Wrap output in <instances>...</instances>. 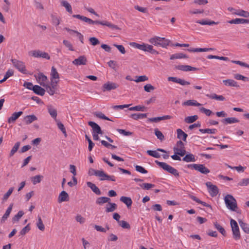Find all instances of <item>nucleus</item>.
Listing matches in <instances>:
<instances>
[{
	"label": "nucleus",
	"instance_id": "50",
	"mask_svg": "<svg viewBox=\"0 0 249 249\" xmlns=\"http://www.w3.org/2000/svg\"><path fill=\"white\" fill-rule=\"evenodd\" d=\"M154 132L157 138L159 139L160 141H162L163 140H164L165 137L163 134L158 128H155L154 129Z\"/></svg>",
	"mask_w": 249,
	"mask_h": 249
},
{
	"label": "nucleus",
	"instance_id": "62",
	"mask_svg": "<svg viewBox=\"0 0 249 249\" xmlns=\"http://www.w3.org/2000/svg\"><path fill=\"white\" fill-rule=\"evenodd\" d=\"M135 169L137 172L142 174H146L148 172L145 168L140 165H136Z\"/></svg>",
	"mask_w": 249,
	"mask_h": 249
},
{
	"label": "nucleus",
	"instance_id": "7",
	"mask_svg": "<svg viewBox=\"0 0 249 249\" xmlns=\"http://www.w3.org/2000/svg\"><path fill=\"white\" fill-rule=\"evenodd\" d=\"M11 61L14 67L18 69L20 72L24 74L27 73L25 65L23 62L16 59H12Z\"/></svg>",
	"mask_w": 249,
	"mask_h": 249
},
{
	"label": "nucleus",
	"instance_id": "60",
	"mask_svg": "<svg viewBox=\"0 0 249 249\" xmlns=\"http://www.w3.org/2000/svg\"><path fill=\"white\" fill-rule=\"evenodd\" d=\"M24 213L22 211H19L18 213L15 215L12 218L13 222L18 221L19 219L23 216Z\"/></svg>",
	"mask_w": 249,
	"mask_h": 249
},
{
	"label": "nucleus",
	"instance_id": "30",
	"mask_svg": "<svg viewBox=\"0 0 249 249\" xmlns=\"http://www.w3.org/2000/svg\"><path fill=\"white\" fill-rule=\"evenodd\" d=\"M110 201V198L106 196H101L97 198L96 203L101 205L106 203H109Z\"/></svg>",
	"mask_w": 249,
	"mask_h": 249
},
{
	"label": "nucleus",
	"instance_id": "58",
	"mask_svg": "<svg viewBox=\"0 0 249 249\" xmlns=\"http://www.w3.org/2000/svg\"><path fill=\"white\" fill-rule=\"evenodd\" d=\"M94 115L100 119H102L106 120H109L111 121L110 119H109L108 117L106 116L102 112H95L94 113Z\"/></svg>",
	"mask_w": 249,
	"mask_h": 249
},
{
	"label": "nucleus",
	"instance_id": "64",
	"mask_svg": "<svg viewBox=\"0 0 249 249\" xmlns=\"http://www.w3.org/2000/svg\"><path fill=\"white\" fill-rule=\"evenodd\" d=\"M119 225L124 229H129L130 228V225L125 221H121L119 222Z\"/></svg>",
	"mask_w": 249,
	"mask_h": 249
},
{
	"label": "nucleus",
	"instance_id": "44",
	"mask_svg": "<svg viewBox=\"0 0 249 249\" xmlns=\"http://www.w3.org/2000/svg\"><path fill=\"white\" fill-rule=\"evenodd\" d=\"M196 23H199L201 25H212L213 24H217L218 22H214L213 21H207L206 20H198L196 21Z\"/></svg>",
	"mask_w": 249,
	"mask_h": 249
},
{
	"label": "nucleus",
	"instance_id": "20",
	"mask_svg": "<svg viewBox=\"0 0 249 249\" xmlns=\"http://www.w3.org/2000/svg\"><path fill=\"white\" fill-rule=\"evenodd\" d=\"M87 186L97 195H101V192L100 189L94 183L88 181L87 182Z\"/></svg>",
	"mask_w": 249,
	"mask_h": 249
},
{
	"label": "nucleus",
	"instance_id": "54",
	"mask_svg": "<svg viewBox=\"0 0 249 249\" xmlns=\"http://www.w3.org/2000/svg\"><path fill=\"white\" fill-rule=\"evenodd\" d=\"M140 186L144 190H148L152 188L155 187V185L151 183H143L142 184H140Z\"/></svg>",
	"mask_w": 249,
	"mask_h": 249
},
{
	"label": "nucleus",
	"instance_id": "26",
	"mask_svg": "<svg viewBox=\"0 0 249 249\" xmlns=\"http://www.w3.org/2000/svg\"><path fill=\"white\" fill-rule=\"evenodd\" d=\"M33 91L37 95L43 96L45 94V90L38 85H35L33 88Z\"/></svg>",
	"mask_w": 249,
	"mask_h": 249
},
{
	"label": "nucleus",
	"instance_id": "47",
	"mask_svg": "<svg viewBox=\"0 0 249 249\" xmlns=\"http://www.w3.org/2000/svg\"><path fill=\"white\" fill-rule=\"evenodd\" d=\"M128 110L131 111H146V107L144 106H136L129 107Z\"/></svg>",
	"mask_w": 249,
	"mask_h": 249
},
{
	"label": "nucleus",
	"instance_id": "46",
	"mask_svg": "<svg viewBox=\"0 0 249 249\" xmlns=\"http://www.w3.org/2000/svg\"><path fill=\"white\" fill-rule=\"evenodd\" d=\"M55 122L57 123V125L58 128L64 134V135L65 136V137H66L67 135V133H66L65 127L64 125H63V124L61 122H60L58 120H56Z\"/></svg>",
	"mask_w": 249,
	"mask_h": 249
},
{
	"label": "nucleus",
	"instance_id": "28",
	"mask_svg": "<svg viewBox=\"0 0 249 249\" xmlns=\"http://www.w3.org/2000/svg\"><path fill=\"white\" fill-rule=\"evenodd\" d=\"M206 96L211 99H214L216 100L221 101H224L225 100V97L222 95H218L215 93H213L210 94H207L206 95Z\"/></svg>",
	"mask_w": 249,
	"mask_h": 249
},
{
	"label": "nucleus",
	"instance_id": "17",
	"mask_svg": "<svg viewBox=\"0 0 249 249\" xmlns=\"http://www.w3.org/2000/svg\"><path fill=\"white\" fill-rule=\"evenodd\" d=\"M172 118L171 116L170 115H165L161 117H157L154 118H148L147 121L149 122H154L157 123L162 120L170 119Z\"/></svg>",
	"mask_w": 249,
	"mask_h": 249
},
{
	"label": "nucleus",
	"instance_id": "25",
	"mask_svg": "<svg viewBox=\"0 0 249 249\" xmlns=\"http://www.w3.org/2000/svg\"><path fill=\"white\" fill-rule=\"evenodd\" d=\"M196 170L204 174H207L210 172V170L206 168L203 164H197Z\"/></svg>",
	"mask_w": 249,
	"mask_h": 249
},
{
	"label": "nucleus",
	"instance_id": "6",
	"mask_svg": "<svg viewBox=\"0 0 249 249\" xmlns=\"http://www.w3.org/2000/svg\"><path fill=\"white\" fill-rule=\"evenodd\" d=\"M230 224L233 238L236 240H239L241 238V235L237 223L235 220L231 219Z\"/></svg>",
	"mask_w": 249,
	"mask_h": 249
},
{
	"label": "nucleus",
	"instance_id": "21",
	"mask_svg": "<svg viewBox=\"0 0 249 249\" xmlns=\"http://www.w3.org/2000/svg\"><path fill=\"white\" fill-rule=\"evenodd\" d=\"M227 22L230 24H244L249 23V19L244 18H235L228 21Z\"/></svg>",
	"mask_w": 249,
	"mask_h": 249
},
{
	"label": "nucleus",
	"instance_id": "5",
	"mask_svg": "<svg viewBox=\"0 0 249 249\" xmlns=\"http://www.w3.org/2000/svg\"><path fill=\"white\" fill-rule=\"evenodd\" d=\"M155 163L164 170L173 175L176 177H179V174L178 171L176 169L168 165L167 163L163 162H160L158 160H155Z\"/></svg>",
	"mask_w": 249,
	"mask_h": 249
},
{
	"label": "nucleus",
	"instance_id": "8",
	"mask_svg": "<svg viewBox=\"0 0 249 249\" xmlns=\"http://www.w3.org/2000/svg\"><path fill=\"white\" fill-rule=\"evenodd\" d=\"M29 54L34 57H42L47 60L50 59V56L47 53L40 50H34L29 52Z\"/></svg>",
	"mask_w": 249,
	"mask_h": 249
},
{
	"label": "nucleus",
	"instance_id": "53",
	"mask_svg": "<svg viewBox=\"0 0 249 249\" xmlns=\"http://www.w3.org/2000/svg\"><path fill=\"white\" fill-rule=\"evenodd\" d=\"M199 131L202 133L215 134L217 132V130L215 128L210 129H199Z\"/></svg>",
	"mask_w": 249,
	"mask_h": 249
},
{
	"label": "nucleus",
	"instance_id": "16",
	"mask_svg": "<svg viewBox=\"0 0 249 249\" xmlns=\"http://www.w3.org/2000/svg\"><path fill=\"white\" fill-rule=\"evenodd\" d=\"M158 151H160L163 153H167V152L161 148H158L157 150H148L147 151L146 153L150 156L156 158H159L160 157V154L158 152Z\"/></svg>",
	"mask_w": 249,
	"mask_h": 249
},
{
	"label": "nucleus",
	"instance_id": "57",
	"mask_svg": "<svg viewBox=\"0 0 249 249\" xmlns=\"http://www.w3.org/2000/svg\"><path fill=\"white\" fill-rule=\"evenodd\" d=\"M94 115L100 119H102L106 120H109L111 121L110 119H109L108 117L106 116L102 112H95L94 113Z\"/></svg>",
	"mask_w": 249,
	"mask_h": 249
},
{
	"label": "nucleus",
	"instance_id": "9",
	"mask_svg": "<svg viewBox=\"0 0 249 249\" xmlns=\"http://www.w3.org/2000/svg\"><path fill=\"white\" fill-rule=\"evenodd\" d=\"M206 185L211 196H215L219 192V190L216 185H213L211 182H207Z\"/></svg>",
	"mask_w": 249,
	"mask_h": 249
},
{
	"label": "nucleus",
	"instance_id": "48",
	"mask_svg": "<svg viewBox=\"0 0 249 249\" xmlns=\"http://www.w3.org/2000/svg\"><path fill=\"white\" fill-rule=\"evenodd\" d=\"M215 228L224 236L226 235V232L225 229L217 222L214 223Z\"/></svg>",
	"mask_w": 249,
	"mask_h": 249
},
{
	"label": "nucleus",
	"instance_id": "33",
	"mask_svg": "<svg viewBox=\"0 0 249 249\" xmlns=\"http://www.w3.org/2000/svg\"><path fill=\"white\" fill-rule=\"evenodd\" d=\"M177 138L179 139H182L183 141H186V138L188 135L181 129H178L177 130Z\"/></svg>",
	"mask_w": 249,
	"mask_h": 249
},
{
	"label": "nucleus",
	"instance_id": "22",
	"mask_svg": "<svg viewBox=\"0 0 249 249\" xmlns=\"http://www.w3.org/2000/svg\"><path fill=\"white\" fill-rule=\"evenodd\" d=\"M47 110L51 116L54 119L55 121L57 120L56 118L57 115L56 109L53 107L52 106L49 105L47 107Z\"/></svg>",
	"mask_w": 249,
	"mask_h": 249
},
{
	"label": "nucleus",
	"instance_id": "49",
	"mask_svg": "<svg viewBox=\"0 0 249 249\" xmlns=\"http://www.w3.org/2000/svg\"><path fill=\"white\" fill-rule=\"evenodd\" d=\"M174 151L175 154L180 156H183L186 153V150L184 148L174 147Z\"/></svg>",
	"mask_w": 249,
	"mask_h": 249
},
{
	"label": "nucleus",
	"instance_id": "13",
	"mask_svg": "<svg viewBox=\"0 0 249 249\" xmlns=\"http://www.w3.org/2000/svg\"><path fill=\"white\" fill-rule=\"evenodd\" d=\"M100 180H111L115 181L116 180L115 177L114 176H109L106 174L103 171L100 170L98 175Z\"/></svg>",
	"mask_w": 249,
	"mask_h": 249
},
{
	"label": "nucleus",
	"instance_id": "52",
	"mask_svg": "<svg viewBox=\"0 0 249 249\" xmlns=\"http://www.w3.org/2000/svg\"><path fill=\"white\" fill-rule=\"evenodd\" d=\"M20 142H17L15 144L14 146H13V147L12 148V149H11V150L10 151V153L9 154V156L10 157L13 156L14 155V154L18 151V150L19 148V147L20 146Z\"/></svg>",
	"mask_w": 249,
	"mask_h": 249
},
{
	"label": "nucleus",
	"instance_id": "40",
	"mask_svg": "<svg viewBox=\"0 0 249 249\" xmlns=\"http://www.w3.org/2000/svg\"><path fill=\"white\" fill-rule=\"evenodd\" d=\"M233 14L245 18H249V12L243 10H237L236 12H233Z\"/></svg>",
	"mask_w": 249,
	"mask_h": 249
},
{
	"label": "nucleus",
	"instance_id": "19",
	"mask_svg": "<svg viewBox=\"0 0 249 249\" xmlns=\"http://www.w3.org/2000/svg\"><path fill=\"white\" fill-rule=\"evenodd\" d=\"M176 68L177 70L184 71H196L197 70V69L196 68L192 67L188 65H178L176 66Z\"/></svg>",
	"mask_w": 249,
	"mask_h": 249
},
{
	"label": "nucleus",
	"instance_id": "14",
	"mask_svg": "<svg viewBox=\"0 0 249 249\" xmlns=\"http://www.w3.org/2000/svg\"><path fill=\"white\" fill-rule=\"evenodd\" d=\"M88 124L92 127V133L103 134V131L100 126L94 122L89 121L88 122Z\"/></svg>",
	"mask_w": 249,
	"mask_h": 249
},
{
	"label": "nucleus",
	"instance_id": "35",
	"mask_svg": "<svg viewBox=\"0 0 249 249\" xmlns=\"http://www.w3.org/2000/svg\"><path fill=\"white\" fill-rule=\"evenodd\" d=\"M210 50H213V48H190L187 49L189 52H206Z\"/></svg>",
	"mask_w": 249,
	"mask_h": 249
},
{
	"label": "nucleus",
	"instance_id": "4",
	"mask_svg": "<svg viewBox=\"0 0 249 249\" xmlns=\"http://www.w3.org/2000/svg\"><path fill=\"white\" fill-rule=\"evenodd\" d=\"M155 163L164 170L173 175L176 177H179V174L178 171L176 169L168 165L167 163L163 162H160L158 160H155Z\"/></svg>",
	"mask_w": 249,
	"mask_h": 249
},
{
	"label": "nucleus",
	"instance_id": "59",
	"mask_svg": "<svg viewBox=\"0 0 249 249\" xmlns=\"http://www.w3.org/2000/svg\"><path fill=\"white\" fill-rule=\"evenodd\" d=\"M137 79L134 80L135 82L136 83H139L141 82H143L145 81H147L148 80V78L146 75H141L139 76H136Z\"/></svg>",
	"mask_w": 249,
	"mask_h": 249
},
{
	"label": "nucleus",
	"instance_id": "55",
	"mask_svg": "<svg viewBox=\"0 0 249 249\" xmlns=\"http://www.w3.org/2000/svg\"><path fill=\"white\" fill-rule=\"evenodd\" d=\"M234 78L236 79V80H242L244 81H249V78L247 77H245L240 74L236 73L234 74Z\"/></svg>",
	"mask_w": 249,
	"mask_h": 249
},
{
	"label": "nucleus",
	"instance_id": "3",
	"mask_svg": "<svg viewBox=\"0 0 249 249\" xmlns=\"http://www.w3.org/2000/svg\"><path fill=\"white\" fill-rule=\"evenodd\" d=\"M131 45L134 47L144 52H148L153 54H158L159 52L153 49V46L148 44L142 43L141 44L133 42Z\"/></svg>",
	"mask_w": 249,
	"mask_h": 249
},
{
	"label": "nucleus",
	"instance_id": "42",
	"mask_svg": "<svg viewBox=\"0 0 249 249\" xmlns=\"http://www.w3.org/2000/svg\"><path fill=\"white\" fill-rule=\"evenodd\" d=\"M188 57L185 54L182 53H178L173 54L171 55L170 59L173 60L175 59L187 58Z\"/></svg>",
	"mask_w": 249,
	"mask_h": 249
},
{
	"label": "nucleus",
	"instance_id": "11",
	"mask_svg": "<svg viewBox=\"0 0 249 249\" xmlns=\"http://www.w3.org/2000/svg\"><path fill=\"white\" fill-rule=\"evenodd\" d=\"M37 82L42 86L45 87L47 85L48 78L43 73L39 72L38 75H35Z\"/></svg>",
	"mask_w": 249,
	"mask_h": 249
},
{
	"label": "nucleus",
	"instance_id": "61",
	"mask_svg": "<svg viewBox=\"0 0 249 249\" xmlns=\"http://www.w3.org/2000/svg\"><path fill=\"white\" fill-rule=\"evenodd\" d=\"M249 184V178H243L238 183V186H246Z\"/></svg>",
	"mask_w": 249,
	"mask_h": 249
},
{
	"label": "nucleus",
	"instance_id": "38",
	"mask_svg": "<svg viewBox=\"0 0 249 249\" xmlns=\"http://www.w3.org/2000/svg\"><path fill=\"white\" fill-rule=\"evenodd\" d=\"M108 205H109V206L108 207L107 205L106 207V212L107 213L112 212L116 210L117 206L115 203H111L110 202V201H109V203H108Z\"/></svg>",
	"mask_w": 249,
	"mask_h": 249
},
{
	"label": "nucleus",
	"instance_id": "1",
	"mask_svg": "<svg viewBox=\"0 0 249 249\" xmlns=\"http://www.w3.org/2000/svg\"><path fill=\"white\" fill-rule=\"evenodd\" d=\"M149 42L154 46L166 48L169 46L170 41L164 37L155 36L149 39Z\"/></svg>",
	"mask_w": 249,
	"mask_h": 249
},
{
	"label": "nucleus",
	"instance_id": "56",
	"mask_svg": "<svg viewBox=\"0 0 249 249\" xmlns=\"http://www.w3.org/2000/svg\"><path fill=\"white\" fill-rule=\"evenodd\" d=\"M36 226L37 228L41 231H43L45 230V226L40 216L38 217V221L36 223Z\"/></svg>",
	"mask_w": 249,
	"mask_h": 249
},
{
	"label": "nucleus",
	"instance_id": "15",
	"mask_svg": "<svg viewBox=\"0 0 249 249\" xmlns=\"http://www.w3.org/2000/svg\"><path fill=\"white\" fill-rule=\"evenodd\" d=\"M168 80L169 81H172L174 83H178L181 85H190V83L189 82H187L184 79H182L179 78H177L176 77H169L168 78Z\"/></svg>",
	"mask_w": 249,
	"mask_h": 249
},
{
	"label": "nucleus",
	"instance_id": "45",
	"mask_svg": "<svg viewBox=\"0 0 249 249\" xmlns=\"http://www.w3.org/2000/svg\"><path fill=\"white\" fill-rule=\"evenodd\" d=\"M198 117L197 115H193L191 116L187 117L185 118V122L188 124H191L195 122L196 120H197Z\"/></svg>",
	"mask_w": 249,
	"mask_h": 249
},
{
	"label": "nucleus",
	"instance_id": "23",
	"mask_svg": "<svg viewBox=\"0 0 249 249\" xmlns=\"http://www.w3.org/2000/svg\"><path fill=\"white\" fill-rule=\"evenodd\" d=\"M23 114L22 111L16 112L12 114V116L9 117L8 119V123L11 124L15 122V121L18 119L20 116Z\"/></svg>",
	"mask_w": 249,
	"mask_h": 249
},
{
	"label": "nucleus",
	"instance_id": "41",
	"mask_svg": "<svg viewBox=\"0 0 249 249\" xmlns=\"http://www.w3.org/2000/svg\"><path fill=\"white\" fill-rule=\"evenodd\" d=\"M61 5L65 7L66 10L70 14H72V8L70 4L66 0H62L61 1Z\"/></svg>",
	"mask_w": 249,
	"mask_h": 249
},
{
	"label": "nucleus",
	"instance_id": "10",
	"mask_svg": "<svg viewBox=\"0 0 249 249\" xmlns=\"http://www.w3.org/2000/svg\"><path fill=\"white\" fill-rule=\"evenodd\" d=\"M119 86V85L116 83L108 81L103 85L102 89L103 92L110 91L116 89Z\"/></svg>",
	"mask_w": 249,
	"mask_h": 249
},
{
	"label": "nucleus",
	"instance_id": "29",
	"mask_svg": "<svg viewBox=\"0 0 249 249\" xmlns=\"http://www.w3.org/2000/svg\"><path fill=\"white\" fill-rule=\"evenodd\" d=\"M221 122L225 124H231L236 123L239 122V120H238L237 118L234 117H230V118H227L224 119L222 120Z\"/></svg>",
	"mask_w": 249,
	"mask_h": 249
},
{
	"label": "nucleus",
	"instance_id": "43",
	"mask_svg": "<svg viewBox=\"0 0 249 249\" xmlns=\"http://www.w3.org/2000/svg\"><path fill=\"white\" fill-rule=\"evenodd\" d=\"M184 105L186 106H196L199 107L201 106V104L197 102L196 101L194 100H189L184 102L183 103Z\"/></svg>",
	"mask_w": 249,
	"mask_h": 249
},
{
	"label": "nucleus",
	"instance_id": "12",
	"mask_svg": "<svg viewBox=\"0 0 249 249\" xmlns=\"http://www.w3.org/2000/svg\"><path fill=\"white\" fill-rule=\"evenodd\" d=\"M87 62L88 60L86 56L81 55L72 61V63L74 65L78 66L80 65H86Z\"/></svg>",
	"mask_w": 249,
	"mask_h": 249
},
{
	"label": "nucleus",
	"instance_id": "51",
	"mask_svg": "<svg viewBox=\"0 0 249 249\" xmlns=\"http://www.w3.org/2000/svg\"><path fill=\"white\" fill-rule=\"evenodd\" d=\"M43 176L41 175H36L31 178V180L33 184L35 185L41 182Z\"/></svg>",
	"mask_w": 249,
	"mask_h": 249
},
{
	"label": "nucleus",
	"instance_id": "24",
	"mask_svg": "<svg viewBox=\"0 0 249 249\" xmlns=\"http://www.w3.org/2000/svg\"><path fill=\"white\" fill-rule=\"evenodd\" d=\"M58 202L61 203L69 200V195L68 193L65 191H62L58 196Z\"/></svg>",
	"mask_w": 249,
	"mask_h": 249
},
{
	"label": "nucleus",
	"instance_id": "27",
	"mask_svg": "<svg viewBox=\"0 0 249 249\" xmlns=\"http://www.w3.org/2000/svg\"><path fill=\"white\" fill-rule=\"evenodd\" d=\"M120 201L124 203L128 208L131 206L132 200L129 197L122 196L120 199Z\"/></svg>",
	"mask_w": 249,
	"mask_h": 249
},
{
	"label": "nucleus",
	"instance_id": "2",
	"mask_svg": "<svg viewBox=\"0 0 249 249\" xmlns=\"http://www.w3.org/2000/svg\"><path fill=\"white\" fill-rule=\"evenodd\" d=\"M225 202L227 207L232 211H235L238 213H241L240 211H237V204L236 199L231 195H227L224 198Z\"/></svg>",
	"mask_w": 249,
	"mask_h": 249
},
{
	"label": "nucleus",
	"instance_id": "18",
	"mask_svg": "<svg viewBox=\"0 0 249 249\" xmlns=\"http://www.w3.org/2000/svg\"><path fill=\"white\" fill-rule=\"evenodd\" d=\"M223 83L226 86L239 88V85L237 82L233 79H228L223 80Z\"/></svg>",
	"mask_w": 249,
	"mask_h": 249
},
{
	"label": "nucleus",
	"instance_id": "63",
	"mask_svg": "<svg viewBox=\"0 0 249 249\" xmlns=\"http://www.w3.org/2000/svg\"><path fill=\"white\" fill-rule=\"evenodd\" d=\"M199 110L205 113L207 116H210L212 115V114L213 113L212 111L209 109H207V108H205L203 107H200L199 108Z\"/></svg>",
	"mask_w": 249,
	"mask_h": 249
},
{
	"label": "nucleus",
	"instance_id": "36",
	"mask_svg": "<svg viewBox=\"0 0 249 249\" xmlns=\"http://www.w3.org/2000/svg\"><path fill=\"white\" fill-rule=\"evenodd\" d=\"M13 206V204H11L9 206L7 210L6 211V212L5 213L2 217L1 220V222H4L7 219V218L8 217V216L10 215V213L11 212Z\"/></svg>",
	"mask_w": 249,
	"mask_h": 249
},
{
	"label": "nucleus",
	"instance_id": "31",
	"mask_svg": "<svg viewBox=\"0 0 249 249\" xmlns=\"http://www.w3.org/2000/svg\"><path fill=\"white\" fill-rule=\"evenodd\" d=\"M189 196L190 198H191L194 201H196V202L202 204L203 206L209 207L211 209H212V207L210 205L206 203L205 202H203L201 200H200L199 199L196 197L195 196L192 195H189Z\"/></svg>",
	"mask_w": 249,
	"mask_h": 249
},
{
	"label": "nucleus",
	"instance_id": "37",
	"mask_svg": "<svg viewBox=\"0 0 249 249\" xmlns=\"http://www.w3.org/2000/svg\"><path fill=\"white\" fill-rule=\"evenodd\" d=\"M182 160L187 162H195L196 160L195 156L192 154H188L185 155V156L183 158Z\"/></svg>",
	"mask_w": 249,
	"mask_h": 249
},
{
	"label": "nucleus",
	"instance_id": "39",
	"mask_svg": "<svg viewBox=\"0 0 249 249\" xmlns=\"http://www.w3.org/2000/svg\"><path fill=\"white\" fill-rule=\"evenodd\" d=\"M239 224L240 225V226L242 228V229L243 230V231L248 234H249V225L244 222L241 220H239L238 221Z\"/></svg>",
	"mask_w": 249,
	"mask_h": 249
},
{
	"label": "nucleus",
	"instance_id": "32",
	"mask_svg": "<svg viewBox=\"0 0 249 249\" xmlns=\"http://www.w3.org/2000/svg\"><path fill=\"white\" fill-rule=\"evenodd\" d=\"M37 120V118L35 115H27L25 116L24 119V122L27 124H30Z\"/></svg>",
	"mask_w": 249,
	"mask_h": 249
},
{
	"label": "nucleus",
	"instance_id": "34",
	"mask_svg": "<svg viewBox=\"0 0 249 249\" xmlns=\"http://www.w3.org/2000/svg\"><path fill=\"white\" fill-rule=\"evenodd\" d=\"M51 80H58L59 79V73H58L56 69L54 67H52L51 72Z\"/></svg>",
	"mask_w": 249,
	"mask_h": 249
}]
</instances>
